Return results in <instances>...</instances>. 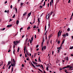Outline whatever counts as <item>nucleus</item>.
<instances>
[{
	"label": "nucleus",
	"mask_w": 73,
	"mask_h": 73,
	"mask_svg": "<svg viewBox=\"0 0 73 73\" xmlns=\"http://www.w3.org/2000/svg\"><path fill=\"white\" fill-rule=\"evenodd\" d=\"M62 33V31H61V32H60V31H59L58 33V37H59V35H61Z\"/></svg>",
	"instance_id": "f257e3e1"
},
{
	"label": "nucleus",
	"mask_w": 73,
	"mask_h": 73,
	"mask_svg": "<svg viewBox=\"0 0 73 73\" xmlns=\"http://www.w3.org/2000/svg\"><path fill=\"white\" fill-rule=\"evenodd\" d=\"M31 13H29L28 15H27V19H28V18H29V17L30 16H31Z\"/></svg>",
	"instance_id": "f03ea898"
},
{
	"label": "nucleus",
	"mask_w": 73,
	"mask_h": 73,
	"mask_svg": "<svg viewBox=\"0 0 73 73\" xmlns=\"http://www.w3.org/2000/svg\"><path fill=\"white\" fill-rule=\"evenodd\" d=\"M16 64L15 63H15H13V64L12 63V62H11V65L13 67V66H15V64Z\"/></svg>",
	"instance_id": "7ed1b4c3"
},
{
	"label": "nucleus",
	"mask_w": 73,
	"mask_h": 73,
	"mask_svg": "<svg viewBox=\"0 0 73 73\" xmlns=\"http://www.w3.org/2000/svg\"><path fill=\"white\" fill-rule=\"evenodd\" d=\"M13 43L14 44V45H17V43L16 42L14 41L13 42Z\"/></svg>",
	"instance_id": "20e7f679"
},
{
	"label": "nucleus",
	"mask_w": 73,
	"mask_h": 73,
	"mask_svg": "<svg viewBox=\"0 0 73 73\" xmlns=\"http://www.w3.org/2000/svg\"><path fill=\"white\" fill-rule=\"evenodd\" d=\"M12 27V25H8L7 26V28H9V27Z\"/></svg>",
	"instance_id": "39448f33"
},
{
	"label": "nucleus",
	"mask_w": 73,
	"mask_h": 73,
	"mask_svg": "<svg viewBox=\"0 0 73 73\" xmlns=\"http://www.w3.org/2000/svg\"><path fill=\"white\" fill-rule=\"evenodd\" d=\"M62 36L64 37H66V34H64L63 35H62Z\"/></svg>",
	"instance_id": "423d86ee"
},
{
	"label": "nucleus",
	"mask_w": 73,
	"mask_h": 73,
	"mask_svg": "<svg viewBox=\"0 0 73 73\" xmlns=\"http://www.w3.org/2000/svg\"><path fill=\"white\" fill-rule=\"evenodd\" d=\"M36 66L37 67H38V66H40V68H41V66H40V64H38V65H36Z\"/></svg>",
	"instance_id": "0eeeda50"
},
{
	"label": "nucleus",
	"mask_w": 73,
	"mask_h": 73,
	"mask_svg": "<svg viewBox=\"0 0 73 73\" xmlns=\"http://www.w3.org/2000/svg\"><path fill=\"white\" fill-rule=\"evenodd\" d=\"M28 38H26V40H25V43L26 42V43L27 44V41H28Z\"/></svg>",
	"instance_id": "6e6552de"
},
{
	"label": "nucleus",
	"mask_w": 73,
	"mask_h": 73,
	"mask_svg": "<svg viewBox=\"0 0 73 73\" xmlns=\"http://www.w3.org/2000/svg\"><path fill=\"white\" fill-rule=\"evenodd\" d=\"M23 50H24V51H25V50H26V46H25L24 47Z\"/></svg>",
	"instance_id": "1a4fd4ad"
},
{
	"label": "nucleus",
	"mask_w": 73,
	"mask_h": 73,
	"mask_svg": "<svg viewBox=\"0 0 73 73\" xmlns=\"http://www.w3.org/2000/svg\"><path fill=\"white\" fill-rule=\"evenodd\" d=\"M69 68H70L69 69H70L73 68V66H70V67Z\"/></svg>",
	"instance_id": "9d476101"
},
{
	"label": "nucleus",
	"mask_w": 73,
	"mask_h": 73,
	"mask_svg": "<svg viewBox=\"0 0 73 73\" xmlns=\"http://www.w3.org/2000/svg\"><path fill=\"white\" fill-rule=\"evenodd\" d=\"M20 40H19L18 41H16V42H17V43H20Z\"/></svg>",
	"instance_id": "9b49d317"
},
{
	"label": "nucleus",
	"mask_w": 73,
	"mask_h": 73,
	"mask_svg": "<svg viewBox=\"0 0 73 73\" xmlns=\"http://www.w3.org/2000/svg\"><path fill=\"white\" fill-rule=\"evenodd\" d=\"M11 61H9L8 62V64H9V65H10V64H11Z\"/></svg>",
	"instance_id": "f8f14e48"
},
{
	"label": "nucleus",
	"mask_w": 73,
	"mask_h": 73,
	"mask_svg": "<svg viewBox=\"0 0 73 73\" xmlns=\"http://www.w3.org/2000/svg\"><path fill=\"white\" fill-rule=\"evenodd\" d=\"M26 15H27V13L26 12H25L23 14V16H24Z\"/></svg>",
	"instance_id": "ddd939ff"
},
{
	"label": "nucleus",
	"mask_w": 73,
	"mask_h": 73,
	"mask_svg": "<svg viewBox=\"0 0 73 73\" xmlns=\"http://www.w3.org/2000/svg\"><path fill=\"white\" fill-rule=\"evenodd\" d=\"M15 11L16 12V13H17V8L16 7L15 8Z\"/></svg>",
	"instance_id": "4468645a"
},
{
	"label": "nucleus",
	"mask_w": 73,
	"mask_h": 73,
	"mask_svg": "<svg viewBox=\"0 0 73 73\" xmlns=\"http://www.w3.org/2000/svg\"><path fill=\"white\" fill-rule=\"evenodd\" d=\"M3 62H1L0 63V65L1 66L3 65Z\"/></svg>",
	"instance_id": "2eb2a0df"
},
{
	"label": "nucleus",
	"mask_w": 73,
	"mask_h": 73,
	"mask_svg": "<svg viewBox=\"0 0 73 73\" xmlns=\"http://www.w3.org/2000/svg\"><path fill=\"white\" fill-rule=\"evenodd\" d=\"M19 20L17 21V22H16L17 24H19Z\"/></svg>",
	"instance_id": "dca6fc26"
},
{
	"label": "nucleus",
	"mask_w": 73,
	"mask_h": 73,
	"mask_svg": "<svg viewBox=\"0 0 73 73\" xmlns=\"http://www.w3.org/2000/svg\"><path fill=\"white\" fill-rule=\"evenodd\" d=\"M65 41V40L64 39L62 41V44H64V42Z\"/></svg>",
	"instance_id": "f3484780"
},
{
	"label": "nucleus",
	"mask_w": 73,
	"mask_h": 73,
	"mask_svg": "<svg viewBox=\"0 0 73 73\" xmlns=\"http://www.w3.org/2000/svg\"><path fill=\"white\" fill-rule=\"evenodd\" d=\"M38 60L39 61V62H41V60H40V57H39L38 58Z\"/></svg>",
	"instance_id": "a211bd4d"
},
{
	"label": "nucleus",
	"mask_w": 73,
	"mask_h": 73,
	"mask_svg": "<svg viewBox=\"0 0 73 73\" xmlns=\"http://www.w3.org/2000/svg\"><path fill=\"white\" fill-rule=\"evenodd\" d=\"M11 66H12V65H10L8 67V69H10V68H11Z\"/></svg>",
	"instance_id": "6ab92c4d"
},
{
	"label": "nucleus",
	"mask_w": 73,
	"mask_h": 73,
	"mask_svg": "<svg viewBox=\"0 0 73 73\" xmlns=\"http://www.w3.org/2000/svg\"><path fill=\"white\" fill-rule=\"evenodd\" d=\"M66 60H67V61H68V60H69V58H68V56H67L66 57Z\"/></svg>",
	"instance_id": "aec40b11"
},
{
	"label": "nucleus",
	"mask_w": 73,
	"mask_h": 73,
	"mask_svg": "<svg viewBox=\"0 0 73 73\" xmlns=\"http://www.w3.org/2000/svg\"><path fill=\"white\" fill-rule=\"evenodd\" d=\"M67 31L68 32H69V31H70V28H68L67 29Z\"/></svg>",
	"instance_id": "412c9836"
},
{
	"label": "nucleus",
	"mask_w": 73,
	"mask_h": 73,
	"mask_svg": "<svg viewBox=\"0 0 73 73\" xmlns=\"http://www.w3.org/2000/svg\"><path fill=\"white\" fill-rule=\"evenodd\" d=\"M42 42H44V37H43V38H42Z\"/></svg>",
	"instance_id": "4be33fe9"
},
{
	"label": "nucleus",
	"mask_w": 73,
	"mask_h": 73,
	"mask_svg": "<svg viewBox=\"0 0 73 73\" xmlns=\"http://www.w3.org/2000/svg\"><path fill=\"white\" fill-rule=\"evenodd\" d=\"M67 68H69L70 67V65H68L67 66Z\"/></svg>",
	"instance_id": "5701e85b"
},
{
	"label": "nucleus",
	"mask_w": 73,
	"mask_h": 73,
	"mask_svg": "<svg viewBox=\"0 0 73 73\" xmlns=\"http://www.w3.org/2000/svg\"><path fill=\"white\" fill-rule=\"evenodd\" d=\"M73 48V46L71 47L70 48V49H72Z\"/></svg>",
	"instance_id": "b1692460"
},
{
	"label": "nucleus",
	"mask_w": 73,
	"mask_h": 73,
	"mask_svg": "<svg viewBox=\"0 0 73 73\" xmlns=\"http://www.w3.org/2000/svg\"><path fill=\"white\" fill-rule=\"evenodd\" d=\"M26 54H27L28 55V56H29V54H28V52H27V50H26Z\"/></svg>",
	"instance_id": "393cba45"
},
{
	"label": "nucleus",
	"mask_w": 73,
	"mask_h": 73,
	"mask_svg": "<svg viewBox=\"0 0 73 73\" xmlns=\"http://www.w3.org/2000/svg\"><path fill=\"white\" fill-rule=\"evenodd\" d=\"M45 1L44 2L43 6H45Z\"/></svg>",
	"instance_id": "a878e982"
},
{
	"label": "nucleus",
	"mask_w": 73,
	"mask_h": 73,
	"mask_svg": "<svg viewBox=\"0 0 73 73\" xmlns=\"http://www.w3.org/2000/svg\"><path fill=\"white\" fill-rule=\"evenodd\" d=\"M45 31H46V26L45 25Z\"/></svg>",
	"instance_id": "bb28decb"
},
{
	"label": "nucleus",
	"mask_w": 73,
	"mask_h": 73,
	"mask_svg": "<svg viewBox=\"0 0 73 73\" xmlns=\"http://www.w3.org/2000/svg\"><path fill=\"white\" fill-rule=\"evenodd\" d=\"M32 65L34 68H35V66L33 64H32Z\"/></svg>",
	"instance_id": "cd10ccee"
},
{
	"label": "nucleus",
	"mask_w": 73,
	"mask_h": 73,
	"mask_svg": "<svg viewBox=\"0 0 73 73\" xmlns=\"http://www.w3.org/2000/svg\"><path fill=\"white\" fill-rule=\"evenodd\" d=\"M38 70L39 71H40V72H42V70H40L39 68H38Z\"/></svg>",
	"instance_id": "c85d7f7f"
},
{
	"label": "nucleus",
	"mask_w": 73,
	"mask_h": 73,
	"mask_svg": "<svg viewBox=\"0 0 73 73\" xmlns=\"http://www.w3.org/2000/svg\"><path fill=\"white\" fill-rule=\"evenodd\" d=\"M31 40L32 41H33V37L32 36L31 38Z\"/></svg>",
	"instance_id": "c756f323"
},
{
	"label": "nucleus",
	"mask_w": 73,
	"mask_h": 73,
	"mask_svg": "<svg viewBox=\"0 0 73 73\" xmlns=\"http://www.w3.org/2000/svg\"><path fill=\"white\" fill-rule=\"evenodd\" d=\"M50 7H51V6H52V2H51V1H50Z\"/></svg>",
	"instance_id": "7c9ffc66"
},
{
	"label": "nucleus",
	"mask_w": 73,
	"mask_h": 73,
	"mask_svg": "<svg viewBox=\"0 0 73 73\" xmlns=\"http://www.w3.org/2000/svg\"><path fill=\"white\" fill-rule=\"evenodd\" d=\"M53 13V12L52 11H51L50 13V15H52V13Z\"/></svg>",
	"instance_id": "2f4dec72"
},
{
	"label": "nucleus",
	"mask_w": 73,
	"mask_h": 73,
	"mask_svg": "<svg viewBox=\"0 0 73 73\" xmlns=\"http://www.w3.org/2000/svg\"><path fill=\"white\" fill-rule=\"evenodd\" d=\"M35 55L34 56V57H35L36 56V54L37 55V53H34Z\"/></svg>",
	"instance_id": "473e14b6"
},
{
	"label": "nucleus",
	"mask_w": 73,
	"mask_h": 73,
	"mask_svg": "<svg viewBox=\"0 0 73 73\" xmlns=\"http://www.w3.org/2000/svg\"><path fill=\"white\" fill-rule=\"evenodd\" d=\"M38 21L39 23H40V18H38Z\"/></svg>",
	"instance_id": "72a5a7b5"
},
{
	"label": "nucleus",
	"mask_w": 73,
	"mask_h": 73,
	"mask_svg": "<svg viewBox=\"0 0 73 73\" xmlns=\"http://www.w3.org/2000/svg\"><path fill=\"white\" fill-rule=\"evenodd\" d=\"M46 49V46H44V50Z\"/></svg>",
	"instance_id": "f704fd0d"
},
{
	"label": "nucleus",
	"mask_w": 73,
	"mask_h": 73,
	"mask_svg": "<svg viewBox=\"0 0 73 73\" xmlns=\"http://www.w3.org/2000/svg\"><path fill=\"white\" fill-rule=\"evenodd\" d=\"M13 67H12V69H11V72H13Z\"/></svg>",
	"instance_id": "c9c22d12"
},
{
	"label": "nucleus",
	"mask_w": 73,
	"mask_h": 73,
	"mask_svg": "<svg viewBox=\"0 0 73 73\" xmlns=\"http://www.w3.org/2000/svg\"><path fill=\"white\" fill-rule=\"evenodd\" d=\"M27 30H28V29H31V27H30L29 26L28 28H27Z\"/></svg>",
	"instance_id": "e433bc0d"
},
{
	"label": "nucleus",
	"mask_w": 73,
	"mask_h": 73,
	"mask_svg": "<svg viewBox=\"0 0 73 73\" xmlns=\"http://www.w3.org/2000/svg\"><path fill=\"white\" fill-rule=\"evenodd\" d=\"M60 41H59L58 40V44H60Z\"/></svg>",
	"instance_id": "4c0bfd02"
},
{
	"label": "nucleus",
	"mask_w": 73,
	"mask_h": 73,
	"mask_svg": "<svg viewBox=\"0 0 73 73\" xmlns=\"http://www.w3.org/2000/svg\"><path fill=\"white\" fill-rule=\"evenodd\" d=\"M13 62L14 63H15V59H13Z\"/></svg>",
	"instance_id": "58836bf2"
},
{
	"label": "nucleus",
	"mask_w": 73,
	"mask_h": 73,
	"mask_svg": "<svg viewBox=\"0 0 73 73\" xmlns=\"http://www.w3.org/2000/svg\"><path fill=\"white\" fill-rule=\"evenodd\" d=\"M72 17H72V16H71L70 17V21L71 20H72Z\"/></svg>",
	"instance_id": "ea45409f"
},
{
	"label": "nucleus",
	"mask_w": 73,
	"mask_h": 73,
	"mask_svg": "<svg viewBox=\"0 0 73 73\" xmlns=\"http://www.w3.org/2000/svg\"><path fill=\"white\" fill-rule=\"evenodd\" d=\"M66 36H69V34H68V33H67L66 34Z\"/></svg>",
	"instance_id": "a19ab883"
},
{
	"label": "nucleus",
	"mask_w": 73,
	"mask_h": 73,
	"mask_svg": "<svg viewBox=\"0 0 73 73\" xmlns=\"http://www.w3.org/2000/svg\"><path fill=\"white\" fill-rule=\"evenodd\" d=\"M46 69L47 70V71H48V70H48V67H46Z\"/></svg>",
	"instance_id": "79ce46f5"
},
{
	"label": "nucleus",
	"mask_w": 73,
	"mask_h": 73,
	"mask_svg": "<svg viewBox=\"0 0 73 73\" xmlns=\"http://www.w3.org/2000/svg\"><path fill=\"white\" fill-rule=\"evenodd\" d=\"M5 66V64H4V65L3 67V69H5V68H4Z\"/></svg>",
	"instance_id": "37998d69"
},
{
	"label": "nucleus",
	"mask_w": 73,
	"mask_h": 73,
	"mask_svg": "<svg viewBox=\"0 0 73 73\" xmlns=\"http://www.w3.org/2000/svg\"><path fill=\"white\" fill-rule=\"evenodd\" d=\"M15 50L13 49V53L14 54H15Z\"/></svg>",
	"instance_id": "c03bdc74"
},
{
	"label": "nucleus",
	"mask_w": 73,
	"mask_h": 73,
	"mask_svg": "<svg viewBox=\"0 0 73 73\" xmlns=\"http://www.w3.org/2000/svg\"><path fill=\"white\" fill-rule=\"evenodd\" d=\"M15 14H14V15H13V18H15Z\"/></svg>",
	"instance_id": "a18cd8bd"
},
{
	"label": "nucleus",
	"mask_w": 73,
	"mask_h": 73,
	"mask_svg": "<svg viewBox=\"0 0 73 73\" xmlns=\"http://www.w3.org/2000/svg\"><path fill=\"white\" fill-rule=\"evenodd\" d=\"M34 29L36 28V27L35 25L34 26V27H33Z\"/></svg>",
	"instance_id": "49530a36"
},
{
	"label": "nucleus",
	"mask_w": 73,
	"mask_h": 73,
	"mask_svg": "<svg viewBox=\"0 0 73 73\" xmlns=\"http://www.w3.org/2000/svg\"><path fill=\"white\" fill-rule=\"evenodd\" d=\"M70 0H69L68 1V3H70Z\"/></svg>",
	"instance_id": "de8ad7c7"
},
{
	"label": "nucleus",
	"mask_w": 73,
	"mask_h": 73,
	"mask_svg": "<svg viewBox=\"0 0 73 73\" xmlns=\"http://www.w3.org/2000/svg\"><path fill=\"white\" fill-rule=\"evenodd\" d=\"M43 14H44V13H42V14L40 16V17H42V16H43Z\"/></svg>",
	"instance_id": "09e8293b"
},
{
	"label": "nucleus",
	"mask_w": 73,
	"mask_h": 73,
	"mask_svg": "<svg viewBox=\"0 0 73 73\" xmlns=\"http://www.w3.org/2000/svg\"><path fill=\"white\" fill-rule=\"evenodd\" d=\"M23 4H24L23 3H21V6L22 5H23Z\"/></svg>",
	"instance_id": "8fccbe9b"
},
{
	"label": "nucleus",
	"mask_w": 73,
	"mask_h": 73,
	"mask_svg": "<svg viewBox=\"0 0 73 73\" xmlns=\"http://www.w3.org/2000/svg\"><path fill=\"white\" fill-rule=\"evenodd\" d=\"M25 36V35H23L22 36V38H24V37Z\"/></svg>",
	"instance_id": "3c124183"
},
{
	"label": "nucleus",
	"mask_w": 73,
	"mask_h": 73,
	"mask_svg": "<svg viewBox=\"0 0 73 73\" xmlns=\"http://www.w3.org/2000/svg\"><path fill=\"white\" fill-rule=\"evenodd\" d=\"M38 32H40V29H38Z\"/></svg>",
	"instance_id": "603ef678"
},
{
	"label": "nucleus",
	"mask_w": 73,
	"mask_h": 73,
	"mask_svg": "<svg viewBox=\"0 0 73 73\" xmlns=\"http://www.w3.org/2000/svg\"><path fill=\"white\" fill-rule=\"evenodd\" d=\"M25 57H27V54H25Z\"/></svg>",
	"instance_id": "864d4df0"
},
{
	"label": "nucleus",
	"mask_w": 73,
	"mask_h": 73,
	"mask_svg": "<svg viewBox=\"0 0 73 73\" xmlns=\"http://www.w3.org/2000/svg\"><path fill=\"white\" fill-rule=\"evenodd\" d=\"M38 46H39L38 45H37L36 46V48H38Z\"/></svg>",
	"instance_id": "5fc2aeb1"
},
{
	"label": "nucleus",
	"mask_w": 73,
	"mask_h": 73,
	"mask_svg": "<svg viewBox=\"0 0 73 73\" xmlns=\"http://www.w3.org/2000/svg\"><path fill=\"white\" fill-rule=\"evenodd\" d=\"M48 27L49 28L50 27V24L49 23V24H48Z\"/></svg>",
	"instance_id": "6e6d98bb"
},
{
	"label": "nucleus",
	"mask_w": 73,
	"mask_h": 73,
	"mask_svg": "<svg viewBox=\"0 0 73 73\" xmlns=\"http://www.w3.org/2000/svg\"><path fill=\"white\" fill-rule=\"evenodd\" d=\"M10 8L11 9H12V5H11Z\"/></svg>",
	"instance_id": "4d7b16f0"
},
{
	"label": "nucleus",
	"mask_w": 73,
	"mask_h": 73,
	"mask_svg": "<svg viewBox=\"0 0 73 73\" xmlns=\"http://www.w3.org/2000/svg\"><path fill=\"white\" fill-rule=\"evenodd\" d=\"M42 50H44V46H43L42 48Z\"/></svg>",
	"instance_id": "13d9d810"
},
{
	"label": "nucleus",
	"mask_w": 73,
	"mask_h": 73,
	"mask_svg": "<svg viewBox=\"0 0 73 73\" xmlns=\"http://www.w3.org/2000/svg\"><path fill=\"white\" fill-rule=\"evenodd\" d=\"M10 20L9 21V22H11V21L12 20L11 19H10Z\"/></svg>",
	"instance_id": "bf43d9fd"
},
{
	"label": "nucleus",
	"mask_w": 73,
	"mask_h": 73,
	"mask_svg": "<svg viewBox=\"0 0 73 73\" xmlns=\"http://www.w3.org/2000/svg\"><path fill=\"white\" fill-rule=\"evenodd\" d=\"M49 41H48L47 42V45H48V44H49Z\"/></svg>",
	"instance_id": "052dcab7"
},
{
	"label": "nucleus",
	"mask_w": 73,
	"mask_h": 73,
	"mask_svg": "<svg viewBox=\"0 0 73 73\" xmlns=\"http://www.w3.org/2000/svg\"><path fill=\"white\" fill-rule=\"evenodd\" d=\"M22 67H24V64H23L22 65Z\"/></svg>",
	"instance_id": "680f3d73"
},
{
	"label": "nucleus",
	"mask_w": 73,
	"mask_h": 73,
	"mask_svg": "<svg viewBox=\"0 0 73 73\" xmlns=\"http://www.w3.org/2000/svg\"><path fill=\"white\" fill-rule=\"evenodd\" d=\"M41 67H42V68L43 69H44V67H43V66H42V65H41Z\"/></svg>",
	"instance_id": "e2e57ef3"
},
{
	"label": "nucleus",
	"mask_w": 73,
	"mask_h": 73,
	"mask_svg": "<svg viewBox=\"0 0 73 73\" xmlns=\"http://www.w3.org/2000/svg\"><path fill=\"white\" fill-rule=\"evenodd\" d=\"M59 1V0H57L56 3V4H57V3H58V2Z\"/></svg>",
	"instance_id": "0e129e2a"
},
{
	"label": "nucleus",
	"mask_w": 73,
	"mask_h": 73,
	"mask_svg": "<svg viewBox=\"0 0 73 73\" xmlns=\"http://www.w3.org/2000/svg\"><path fill=\"white\" fill-rule=\"evenodd\" d=\"M47 33V31H46L45 33V34L44 35H46V33Z\"/></svg>",
	"instance_id": "69168bd1"
},
{
	"label": "nucleus",
	"mask_w": 73,
	"mask_h": 73,
	"mask_svg": "<svg viewBox=\"0 0 73 73\" xmlns=\"http://www.w3.org/2000/svg\"><path fill=\"white\" fill-rule=\"evenodd\" d=\"M40 8H42V6H40Z\"/></svg>",
	"instance_id": "338daca9"
},
{
	"label": "nucleus",
	"mask_w": 73,
	"mask_h": 73,
	"mask_svg": "<svg viewBox=\"0 0 73 73\" xmlns=\"http://www.w3.org/2000/svg\"><path fill=\"white\" fill-rule=\"evenodd\" d=\"M32 40H30V44H31V43H32Z\"/></svg>",
	"instance_id": "774afa93"
}]
</instances>
